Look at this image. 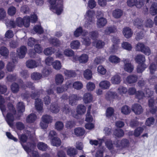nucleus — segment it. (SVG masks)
Instances as JSON below:
<instances>
[{"mask_svg":"<svg viewBox=\"0 0 157 157\" xmlns=\"http://www.w3.org/2000/svg\"><path fill=\"white\" fill-rule=\"evenodd\" d=\"M40 90L36 89L35 91H32L30 94L28 92H26L22 94V96L24 99H27L30 96L32 99H35V106L36 110L39 112H41L43 109V103L40 99L38 98L40 95Z\"/></svg>","mask_w":157,"mask_h":157,"instance_id":"1","label":"nucleus"},{"mask_svg":"<svg viewBox=\"0 0 157 157\" xmlns=\"http://www.w3.org/2000/svg\"><path fill=\"white\" fill-rule=\"evenodd\" d=\"M50 4V9L57 15L61 14L63 11V0H48Z\"/></svg>","mask_w":157,"mask_h":157,"instance_id":"2","label":"nucleus"},{"mask_svg":"<svg viewBox=\"0 0 157 157\" xmlns=\"http://www.w3.org/2000/svg\"><path fill=\"white\" fill-rule=\"evenodd\" d=\"M8 113L5 117L6 120L10 126L13 125V122L14 121V115L16 113V110L13 105L10 103H9L7 105Z\"/></svg>","mask_w":157,"mask_h":157,"instance_id":"3","label":"nucleus"},{"mask_svg":"<svg viewBox=\"0 0 157 157\" xmlns=\"http://www.w3.org/2000/svg\"><path fill=\"white\" fill-rule=\"evenodd\" d=\"M154 0H147L146 4V9L148 10L150 6V11L152 15L157 14V3L154 2Z\"/></svg>","mask_w":157,"mask_h":157,"instance_id":"4","label":"nucleus"},{"mask_svg":"<svg viewBox=\"0 0 157 157\" xmlns=\"http://www.w3.org/2000/svg\"><path fill=\"white\" fill-rule=\"evenodd\" d=\"M114 144L116 145V147L117 148V151L114 149L115 151H114V153L115 152H117L118 150H120L123 148L128 147L129 144V142L128 140L126 139H123L121 141H119L118 140H117L114 143Z\"/></svg>","mask_w":157,"mask_h":157,"instance_id":"5","label":"nucleus"},{"mask_svg":"<svg viewBox=\"0 0 157 157\" xmlns=\"http://www.w3.org/2000/svg\"><path fill=\"white\" fill-rule=\"evenodd\" d=\"M16 24L19 27L24 25L26 27H28L30 25V18L29 16L24 17L23 19L18 17L16 19Z\"/></svg>","mask_w":157,"mask_h":157,"instance_id":"6","label":"nucleus"},{"mask_svg":"<svg viewBox=\"0 0 157 157\" xmlns=\"http://www.w3.org/2000/svg\"><path fill=\"white\" fill-rule=\"evenodd\" d=\"M144 0H127V4L129 7L135 6L137 8H140L144 5Z\"/></svg>","mask_w":157,"mask_h":157,"instance_id":"7","label":"nucleus"},{"mask_svg":"<svg viewBox=\"0 0 157 157\" xmlns=\"http://www.w3.org/2000/svg\"><path fill=\"white\" fill-rule=\"evenodd\" d=\"M124 63V70L126 71L131 73L133 70V66L131 64L129 59H123L122 60Z\"/></svg>","mask_w":157,"mask_h":157,"instance_id":"8","label":"nucleus"},{"mask_svg":"<svg viewBox=\"0 0 157 157\" xmlns=\"http://www.w3.org/2000/svg\"><path fill=\"white\" fill-rule=\"evenodd\" d=\"M27 51V48L25 46H21L17 50V53L18 57L21 59L24 58Z\"/></svg>","mask_w":157,"mask_h":157,"instance_id":"9","label":"nucleus"},{"mask_svg":"<svg viewBox=\"0 0 157 157\" xmlns=\"http://www.w3.org/2000/svg\"><path fill=\"white\" fill-rule=\"evenodd\" d=\"M132 110L136 114L139 115L143 112L142 107L138 104H135L132 106Z\"/></svg>","mask_w":157,"mask_h":157,"instance_id":"10","label":"nucleus"},{"mask_svg":"<svg viewBox=\"0 0 157 157\" xmlns=\"http://www.w3.org/2000/svg\"><path fill=\"white\" fill-rule=\"evenodd\" d=\"M66 86H62L61 87H58L57 88L56 90L58 93L63 92L65 90H67L68 88L71 87L72 85L71 81H69L66 83Z\"/></svg>","mask_w":157,"mask_h":157,"instance_id":"11","label":"nucleus"},{"mask_svg":"<svg viewBox=\"0 0 157 157\" xmlns=\"http://www.w3.org/2000/svg\"><path fill=\"white\" fill-rule=\"evenodd\" d=\"M138 76L135 75H130L127 77L126 81L128 84H132L136 82L137 80Z\"/></svg>","mask_w":157,"mask_h":157,"instance_id":"12","label":"nucleus"},{"mask_svg":"<svg viewBox=\"0 0 157 157\" xmlns=\"http://www.w3.org/2000/svg\"><path fill=\"white\" fill-rule=\"evenodd\" d=\"M122 33L125 38H128L131 37L133 32L131 29L129 27H126L123 29Z\"/></svg>","mask_w":157,"mask_h":157,"instance_id":"13","label":"nucleus"},{"mask_svg":"<svg viewBox=\"0 0 157 157\" xmlns=\"http://www.w3.org/2000/svg\"><path fill=\"white\" fill-rule=\"evenodd\" d=\"M106 97L109 100L112 99H120V98L117 95L116 92L111 91L108 92L106 94Z\"/></svg>","mask_w":157,"mask_h":157,"instance_id":"14","label":"nucleus"},{"mask_svg":"<svg viewBox=\"0 0 157 157\" xmlns=\"http://www.w3.org/2000/svg\"><path fill=\"white\" fill-rule=\"evenodd\" d=\"M106 19L104 17H101L98 19L97 22V27L99 28L104 26L107 23Z\"/></svg>","mask_w":157,"mask_h":157,"instance_id":"15","label":"nucleus"},{"mask_svg":"<svg viewBox=\"0 0 157 157\" xmlns=\"http://www.w3.org/2000/svg\"><path fill=\"white\" fill-rule=\"evenodd\" d=\"M136 62L138 64H144L145 61V58L143 55L138 54L136 55L135 58Z\"/></svg>","mask_w":157,"mask_h":157,"instance_id":"16","label":"nucleus"},{"mask_svg":"<svg viewBox=\"0 0 157 157\" xmlns=\"http://www.w3.org/2000/svg\"><path fill=\"white\" fill-rule=\"evenodd\" d=\"M79 97L77 94H71L69 97V103L72 105H74L76 104L77 101L79 99Z\"/></svg>","mask_w":157,"mask_h":157,"instance_id":"17","label":"nucleus"},{"mask_svg":"<svg viewBox=\"0 0 157 157\" xmlns=\"http://www.w3.org/2000/svg\"><path fill=\"white\" fill-rule=\"evenodd\" d=\"M18 112L22 113L25 111V105L24 103L21 101L18 102L16 105Z\"/></svg>","mask_w":157,"mask_h":157,"instance_id":"18","label":"nucleus"},{"mask_svg":"<svg viewBox=\"0 0 157 157\" xmlns=\"http://www.w3.org/2000/svg\"><path fill=\"white\" fill-rule=\"evenodd\" d=\"M110 86L109 82L107 80H104L101 82L99 84V86L102 89H109Z\"/></svg>","mask_w":157,"mask_h":157,"instance_id":"19","label":"nucleus"},{"mask_svg":"<svg viewBox=\"0 0 157 157\" xmlns=\"http://www.w3.org/2000/svg\"><path fill=\"white\" fill-rule=\"evenodd\" d=\"M27 67L30 68H33L36 67L38 64L35 60L30 59L28 60L26 62Z\"/></svg>","mask_w":157,"mask_h":157,"instance_id":"20","label":"nucleus"},{"mask_svg":"<svg viewBox=\"0 0 157 157\" xmlns=\"http://www.w3.org/2000/svg\"><path fill=\"white\" fill-rule=\"evenodd\" d=\"M92 96L89 93L85 94L83 97V101L86 103H88L91 102L92 100Z\"/></svg>","mask_w":157,"mask_h":157,"instance_id":"21","label":"nucleus"},{"mask_svg":"<svg viewBox=\"0 0 157 157\" xmlns=\"http://www.w3.org/2000/svg\"><path fill=\"white\" fill-rule=\"evenodd\" d=\"M37 117L34 113H31L26 118V121L28 123H33L36 120Z\"/></svg>","mask_w":157,"mask_h":157,"instance_id":"22","label":"nucleus"},{"mask_svg":"<svg viewBox=\"0 0 157 157\" xmlns=\"http://www.w3.org/2000/svg\"><path fill=\"white\" fill-rule=\"evenodd\" d=\"M93 44L98 49L102 48L105 45V42L102 40H97L93 42Z\"/></svg>","mask_w":157,"mask_h":157,"instance_id":"23","label":"nucleus"},{"mask_svg":"<svg viewBox=\"0 0 157 157\" xmlns=\"http://www.w3.org/2000/svg\"><path fill=\"white\" fill-rule=\"evenodd\" d=\"M11 90L13 94L17 93L20 89V86L16 82H13L12 83L10 86Z\"/></svg>","mask_w":157,"mask_h":157,"instance_id":"24","label":"nucleus"},{"mask_svg":"<svg viewBox=\"0 0 157 157\" xmlns=\"http://www.w3.org/2000/svg\"><path fill=\"white\" fill-rule=\"evenodd\" d=\"M5 101L2 96L0 94V109L3 115L5 117L4 113L6 111V107L4 105Z\"/></svg>","mask_w":157,"mask_h":157,"instance_id":"25","label":"nucleus"},{"mask_svg":"<svg viewBox=\"0 0 157 157\" xmlns=\"http://www.w3.org/2000/svg\"><path fill=\"white\" fill-rule=\"evenodd\" d=\"M16 62V60L13 59V62H9L6 66V69L9 72H12L15 68L14 63Z\"/></svg>","mask_w":157,"mask_h":157,"instance_id":"26","label":"nucleus"},{"mask_svg":"<svg viewBox=\"0 0 157 157\" xmlns=\"http://www.w3.org/2000/svg\"><path fill=\"white\" fill-rule=\"evenodd\" d=\"M116 31V28L114 26H110L107 27L105 30V33L106 35H109L111 33H113Z\"/></svg>","mask_w":157,"mask_h":157,"instance_id":"27","label":"nucleus"},{"mask_svg":"<svg viewBox=\"0 0 157 157\" xmlns=\"http://www.w3.org/2000/svg\"><path fill=\"white\" fill-rule=\"evenodd\" d=\"M64 81L63 76L61 74H57L55 77V82L57 85L62 83Z\"/></svg>","mask_w":157,"mask_h":157,"instance_id":"28","label":"nucleus"},{"mask_svg":"<svg viewBox=\"0 0 157 157\" xmlns=\"http://www.w3.org/2000/svg\"><path fill=\"white\" fill-rule=\"evenodd\" d=\"M86 108L85 106L82 104L78 105L76 108V112L78 114H82L85 112Z\"/></svg>","mask_w":157,"mask_h":157,"instance_id":"29","label":"nucleus"},{"mask_svg":"<svg viewBox=\"0 0 157 157\" xmlns=\"http://www.w3.org/2000/svg\"><path fill=\"white\" fill-rule=\"evenodd\" d=\"M114 135L117 137H123L124 135V131L121 129L117 128L115 129L113 132Z\"/></svg>","mask_w":157,"mask_h":157,"instance_id":"30","label":"nucleus"},{"mask_svg":"<svg viewBox=\"0 0 157 157\" xmlns=\"http://www.w3.org/2000/svg\"><path fill=\"white\" fill-rule=\"evenodd\" d=\"M123 14V11L119 9H116L113 11L112 14L113 16L115 18H120Z\"/></svg>","mask_w":157,"mask_h":157,"instance_id":"31","label":"nucleus"},{"mask_svg":"<svg viewBox=\"0 0 157 157\" xmlns=\"http://www.w3.org/2000/svg\"><path fill=\"white\" fill-rule=\"evenodd\" d=\"M83 32V28L82 27L79 26L77 28L74 33V35L76 37H78L81 36Z\"/></svg>","mask_w":157,"mask_h":157,"instance_id":"32","label":"nucleus"},{"mask_svg":"<svg viewBox=\"0 0 157 157\" xmlns=\"http://www.w3.org/2000/svg\"><path fill=\"white\" fill-rule=\"evenodd\" d=\"M85 131L84 128H77L74 130V132L76 135L77 136H83L84 134Z\"/></svg>","mask_w":157,"mask_h":157,"instance_id":"33","label":"nucleus"},{"mask_svg":"<svg viewBox=\"0 0 157 157\" xmlns=\"http://www.w3.org/2000/svg\"><path fill=\"white\" fill-rule=\"evenodd\" d=\"M94 24L93 20L85 19L84 26L86 28L90 29L92 27Z\"/></svg>","mask_w":157,"mask_h":157,"instance_id":"34","label":"nucleus"},{"mask_svg":"<svg viewBox=\"0 0 157 157\" xmlns=\"http://www.w3.org/2000/svg\"><path fill=\"white\" fill-rule=\"evenodd\" d=\"M51 139V144L54 146L56 147L59 146L61 144V140L58 138L54 137Z\"/></svg>","mask_w":157,"mask_h":157,"instance_id":"35","label":"nucleus"},{"mask_svg":"<svg viewBox=\"0 0 157 157\" xmlns=\"http://www.w3.org/2000/svg\"><path fill=\"white\" fill-rule=\"evenodd\" d=\"M64 74L68 78L75 77L76 75V74L74 71L67 70H65Z\"/></svg>","mask_w":157,"mask_h":157,"instance_id":"36","label":"nucleus"},{"mask_svg":"<svg viewBox=\"0 0 157 157\" xmlns=\"http://www.w3.org/2000/svg\"><path fill=\"white\" fill-rule=\"evenodd\" d=\"M80 43L77 40H73L70 43V46L71 48L76 49L78 48L80 46Z\"/></svg>","mask_w":157,"mask_h":157,"instance_id":"37","label":"nucleus"},{"mask_svg":"<svg viewBox=\"0 0 157 157\" xmlns=\"http://www.w3.org/2000/svg\"><path fill=\"white\" fill-rule=\"evenodd\" d=\"M95 14L92 10H89L87 11L85 16V19L93 20V17Z\"/></svg>","mask_w":157,"mask_h":157,"instance_id":"38","label":"nucleus"},{"mask_svg":"<svg viewBox=\"0 0 157 157\" xmlns=\"http://www.w3.org/2000/svg\"><path fill=\"white\" fill-rule=\"evenodd\" d=\"M121 81L120 77L118 75H115L111 79L112 83L114 84H119Z\"/></svg>","mask_w":157,"mask_h":157,"instance_id":"39","label":"nucleus"},{"mask_svg":"<svg viewBox=\"0 0 157 157\" xmlns=\"http://www.w3.org/2000/svg\"><path fill=\"white\" fill-rule=\"evenodd\" d=\"M37 147L38 148L42 151H46L48 148V146L47 144L42 142H38L37 144Z\"/></svg>","mask_w":157,"mask_h":157,"instance_id":"40","label":"nucleus"},{"mask_svg":"<svg viewBox=\"0 0 157 157\" xmlns=\"http://www.w3.org/2000/svg\"><path fill=\"white\" fill-rule=\"evenodd\" d=\"M50 44L56 47H58L60 45L59 40L56 38H51L49 40Z\"/></svg>","mask_w":157,"mask_h":157,"instance_id":"41","label":"nucleus"},{"mask_svg":"<svg viewBox=\"0 0 157 157\" xmlns=\"http://www.w3.org/2000/svg\"><path fill=\"white\" fill-rule=\"evenodd\" d=\"M9 53V51L6 47L2 46L0 48V54L1 55L7 57Z\"/></svg>","mask_w":157,"mask_h":157,"instance_id":"42","label":"nucleus"},{"mask_svg":"<svg viewBox=\"0 0 157 157\" xmlns=\"http://www.w3.org/2000/svg\"><path fill=\"white\" fill-rule=\"evenodd\" d=\"M61 110L63 113L69 115L70 113L71 109L68 105L64 104L61 108Z\"/></svg>","mask_w":157,"mask_h":157,"instance_id":"43","label":"nucleus"},{"mask_svg":"<svg viewBox=\"0 0 157 157\" xmlns=\"http://www.w3.org/2000/svg\"><path fill=\"white\" fill-rule=\"evenodd\" d=\"M55 52V49L52 47L44 49V53L46 55H51Z\"/></svg>","mask_w":157,"mask_h":157,"instance_id":"44","label":"nucleus"},{"mask_svg":"<svg viewBox=\"0 0 157 157\" xmlns=\"http://www.w3.org/2000/svg\"><path fill=\"white\" fill-rule=\"evenodd\" d=\"M143 22V20L142 19L137 18L134 20L133 24L138 29H140L142 27Z\"/></svg>","mask_w":157,"mask_h":157,"instance_id":"45","label":"nucleus"},{"mask_svg":"<svg viewBox=\"0 0 157 157\" xmlns=\"http://www.w3.org/2000/svg\"><path fill=\"white\" fill-rule=\"evenodd\" d=\"M117 92L119 94L123 96L127 92V89L123 86H120L117 89Z\"/></svg>","mask_w":157,"mask_h":157,"instance_id":"46","label":"nucleus"},{"mask_svg":"<svg viewBox=\"0 0 157 157\" xmlns=\"http://www.w3.org/2000/svg\"><path fill=\"white\" fill-rule=\"evenodd\" d=\"M81 41L83 44L86 46H89L91 43V40L88 36L82 37Z\"/></svg>","mask_w":157,"mask_h":157,"instance_id":"47","label":"nucleus"},{"mask_svg":"<svg viewBox=\"0 0 157 157\" xmlns=\"http://www.w3.org/2000/svg\"><path fill=\"white\" fill-rule=\"evenodd\" d=\"M88 59V56L86 54L82 55L78 58L79 61L82 63H85L87 62Z\"/></svg>","mask_w":157,"mask_h":157,"instance_id":"48","label":"nucleus"},{"mask_svg":"<svg viewBox=\"0 0 157 157\" xmlns=\"http://www.w3.org/2000/svg\"><path fill=\"white\" fill-rule=\"evenodd\" d=\"M42 121L44 123L49 124L52 122V117L48 115H44L42 117Z\"/></svg>","mask_w":157,"mask_h":157,"instance_id":"49","label":"nucleus"},{"mask_svg":"<svg viewBox=\"0 0 157 157\" xmlns=\"http://www.w3.org/2000/svg\"><path fill=\"white\" fill-rule=\"evenodd\" d=\"M42 76L39 73L34 72L31 75V78L33 80H37L42 77Z\"/></svg>","mask_w":157,"mask_h":157,"instance_id":"50","label":"nucleus"},{"mask_svg":"<svg viewBox=\"0 0 157 157\" xmlns=\"http://www.w3.org/2000/svg\"><path fill=\"white\" fill-rule=\"evenodd\" d=\"M84 76L86 79L89 80L92 77V72L89 69L86 70L84 73Z\"/></svg>","mask_w":157,"mask_h":157,"instance_id":"51","label":"nucleus"},{"mask_svg":"<svg viewBox=\"0 0 157 157\" xmlns=\"http://www.w3.org/2000/svg\"><path fill=\"white\" fill-rule=\"evenodd\" d=\"M109 59L110 62L114 63H117L120 61V59L116 56H111Z\"/></svg>","mask_w":157,"mask_h":157,"instance_id":"52","label":"nucleus"},{"mask_svg":"<svg viewBox=\"0 0 157 157\" xmlns=\"http://www.w3.org/2000/svg\"><path fill=\"white\" fill-rule=\"evenodd\" d=\"M77 153V151L74 148L71 147L68 148L67 151V154L70 156L75 155Z\"/></svg>","mask_w":157,"mask_h":157,"instance_id":"53","label":"nucleus"},{"mask_svg":"<svg viewBox=\"0 0 157 157\" xmlns=\"http://www.w3.org/2000/svg\"><path fill=\"white\" fill-rule=\"evenodd\" d=\"M121 113L125 115L129 114L131 111L130 109L127 105L122 106L121 108Z\"/></svg>","mask_w":157,"mask_h":157,"instance_id":"54","label":"nucleus"},{"mask_svg":"<svg viewBox=\"0 0 157 157\" xmlns=\"http://www.w3.org/2000/svg\"><path fill=\"white\" fill-rule=\"evenodd\" d=\"M137 67V71L138 73H142L146 68V65L145 64H139Z\"/></svg>","mask_w":157,"mask_h":157,"instance_id":"55","label":"nucleus"},{"mask_svg":"<svg viewBox=\"0 0 157 157\" xmlns=\"http://www.w3.org/2000/svg\"><path fill=\"white\" fill-rule=\"evenodd\" d=\"M17 79V75L16 74H9L6 77L7 80L10 82L15 81Z\"/></svg>","mask_w":157,"mask_h":157,"instance_id":"56","label":"nucleus"},{"mask_svg":"<svg viewBox=\"0 0 157 157\" xmlns=\"http://www.w3.org/2000/svg\"><path fill=\"white\" fill-rule=\"evenodd\" d=\"M155 121V119L152 117L148 118L146 121L145 122L146 125L148 126H151V125L154 124Z\"/></svg>","mask_w":157,"mask_h":157,"instance_id":"57","label":"nucleus"},{"mask_svg":"<svg viewBox=\"0 0 157 157\" xmlns=\"http://www.w3.org/2000/svg\"><path fill=\"white\" fill-rule=\"evenodd\" d=\"M105 144L108 148L109 150L112 153H113L112 150L114 149L113 147V144L111 140H108L105 142Z\"/></svg>","mask_w":157,"mask_h":157,"instance_id":"58","label":"nucleus"},{"mask_svg":"<svg viewBox=\"0 0 157 157\" xmlns=\"http://www.w3.org/2000/svg\"><path fill=\"white\" fill-rule=\"evenodd\" d=\"M73 86L75 89L78 90L81 89L83 87L82 84L79 81H77L74 82L73 84Z\"/></svg>","mask_w":157,"mask_h":157,"instance_id":"59","label":"nucleus"},{"mask_svg":"<svg viewBox=\"0 0 157 157\" xmlns=\"http://www.w3.org/2000/svg\"><path fill=\"white\" fill-rule=\"evenodd\" d=\"M56 129L58 131L62 130L64 127L63 124L62 122L60 121L56 122L55 124Z\"/></svg>","mask_w":157,"mask_h":157,"instance_id":"60","label":"nucleus"},{"mask_svg":"<svg viewBox=\"0 0 157 157\" xmlns=\"http://www.w3.org/2000/svg\"><path fill=\"white\" fill-rule=\"evenodd\" d=\"M144 93L145 94V97H151L153 94V91L148 88H146L144 90Z\"/></svg>","mask_w":157,"mask_h":157,"instance_id":"61","label":"nucleus"},{"mask_svg":"<svg viewBox=\"0 0 157 157\" xmlns=\"http://www.w3.org/2000/svg\"><path fill=\"white\" fill-rule=\"evenodd\" d=\"M64 55L67 57H71L74 55V52L71 49H66L63 52Z\"/></svg>","mask_w":157,"mask_h":157,"instance_id":"62","label":"nucleus"},{"mask_svg":"<svg viewBox=\"0 0 157 157\" xmlns=\"http://www.w3.org/2000/svg\"><path fill=\"white\" fill-rule=\"evenodd\" d=\"M33 30L36 33L39 34L42 33L43 32L42 28L41 26L39 25H35L33 28Z\"/></svg>","mask_w":157,"mask_h":157,"instance_id":"63","label":"nucleus"},{"mask_svg":"<svg viewBox=\"0 0 157 157\" xmlns=\"http://www.w3.org/2000/svg\"><path fill=\"white\" fill-rule=\"evenodd\" d=\"M51 111L54 113H57L59 110V108L57 105L52 104L50 106Z\"/></svg>","mask_w":157,"mask_h":157,"instance_id":"64","label":"nucleus"}]
</instances>
